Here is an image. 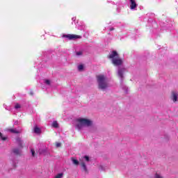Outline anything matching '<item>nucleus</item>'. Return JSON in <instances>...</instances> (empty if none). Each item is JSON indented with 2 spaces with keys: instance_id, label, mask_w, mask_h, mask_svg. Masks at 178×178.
Returning a JSON list of instances; mask_svg holds the SVG:
<instances>
[{
  "instance_id": "obj_1",
  "label": "nucleus",
  "mask_w": 178,
  "mask_h": 178,
  "mask_svg": "<svg viewBox=\"0 0 178 178\" xmlns=\"http://www.w3.org/2000/svg\"><path fill=\"white\" fill-rule=\"evenodd\" d=\"M126 72V68L118 67V76L120 78V87L124 90L125 93H129V88L124 85V83H123V80H124V72Z\"/></svg>"
},
{
  "instance_id": "obj_2",
  "label": "nucleus",
  "mask_w": 178,
  "mask_h": 178,
  "mask_svg": "<svg viewBox=\"0 0 178 178\" xmlns=\"http://www.w3.org/2000/svg\"><path fill=\"white\" fill-rule=\"evenodd\" d=\"M98 89L102 91H106L109 88V84L106 81V78L104 75H99L97 76Z\"/></svg>"
},
{
  "instance_id": "obj_3",
  "label": "nucleus",
  "mask_w": 178,
  "mask_h": 178,
  "mask_svg": "<svg viewBox=\"0 0 178 178\" xmlns=\"http://www.w3.org/2000/svg\"><path fill=\"white\" fill-rule=\"evenodd\" d=\"M79 123L76 124L78 130H81L83 127H91L92 121L87 118H79L76 120Z\"/></svg>"
},
{
  "instance_id": "obj_4",
  "label": "nucleus",
  "mask_w": 178,
  "mask_h": 178,
  "mask_svg": "<svg viewBox=\"0 0 178 178\" xmlns=\"http://www.w3.org/2000/svg\"><path fill=\"white\" fill-rule=\"evenodd\" d=\"M111 63L114 66H121V65H123V60L118 57L111 60Z\"/></svg>"
},
{
  "instance_id": "obj_5",
  "label": "nucleus",
  "mask_w": 178,
  "mask_h": 178,
  "mask_svg": "<svg viewBox=\"0 0 178 178\" xmlns=\"http://www.w3.org/2000/svg\"><path fill=\"white\" fill-rule=\"evenodd\" d=\"M63 38H68L69 40H77V38H81V36L77 35L64 34L63 35Z\"/></svg>"
},
{
  "instance_id": "obj_6",
  "label": "nucleus",
  "mask_w": 178,
  "mask_h": 178,
  "mask_svg": "<svg viewBox=\"0 0 178 178\" xmlns=\"http://www.w3.org/2000/svg\"><path fill=\"white\" fill-rule=\"evenodd\" d=\"M107 58H108V59H111V60H113V59H116V58H119V54L118 53V51L113 50V51H111V53L107 56Z\"/></svg>"
},
{
  "instance_id": "obj_7",
  "label": "nucleus",
  "mask_w": 178,
  "mask_h": 178,
  "mask_svg": "<svg viewBox=\"0 0 178 178\" xmlns=\"http://www.w3.org/2000/svg\"><path fill=\"white\" fill-rule=\"evenodd\" d=\"M38 152L39 155H44V156L47 155H49V152L47 149H39Z\"/></svg>"
},
{
  "instance_id": "obj_8",
  "label": "nucleus",
  "mask_w": 178,
  "mask_h": 178,
  "mask_svg": "<svg viewBox=\"0 0 178 178\" xmlns=\"http://www.w3.org/2000/svg\"><path fill=\"white\" fill-rule=\"evenodd\" d=\"M130 2V8L131 9V10H134V9H136V8H137L138 5L137 3H136V0H129Z\"/></svg>"
},
{
  "instance_id": "obj_9",
  "label": "nucleus",
  "mask_w": 178,
  "mask_h": 178,
  "mask_svg": "<svg viewBox=\"0 0 178 178\" xmlns=\"http://www.w3.org/2000/svg\"><path fill=\"white\" fill-rule=\"evenodd\" d=\"M177 97H178L177 92H172L171 99L173 101V102H177Z\"/></svg>"
},
{
  "instance_id": "obj_10",
  "label": "nucleus",
  "mask_w": 178,
  "mask_h": 178,
  "mask_svg": "<svg viewBox=\"0 0 178 178\" xmlns=\"http://www.w3.org/2000/svg\"><path fill=\"white\" fill-rule=\"evenodd\" d=\"M81 167L86 173L88 172V169L87 168V165H86V163H84V161L81 162Z\"/></svg>"
},
{
  "instance_id": "obj_11",
  "label": "nucleus",
  "mask_w": 178,
  "mask_h": 178,
  "mask_svg": "<svg viewBox=\"0 0 178 178\" xmlns=\"http://www.w3.org/2000/svg\"><path fill=\"white\" fill-rule=\"evenodd\" d=\"M33 132L35 133V134H40L41 133V128L35 125L33 128Z\"/></svg>"
},
{
  "instance_id": "obj_12",
  "label": "nucleus",
  "mask_w": 178,
  "mask_h": 178,
  "mask_svg": "<svg viewBox=\"0 0 178 178\" xmlns=\"http://www.w3.org/2000/svg\"><path fill=\"white\" fill-rule=\"evenodd\" d=\"M16 141H17L19 147H20L21 148H23V140H22V139L20 138H17L16 139Z\"/></svg>"
},
{
  "instance_id": "obj_13",
  "label": "nucleus",
  "mask_w": 178,
  "mask_h": 178,
  "mask_svg": "<svg viewBox=\"0 0 178 178\" xmlns=\"http://www.w3.org/2000/svg\"><path fill=\"white\" fill-rule=\"evenodd\" d=\"M8 131H10V133H13V134H19V131L16 130L15 129H8Z\"/></svg>"
},
{
  "instance_id": "obj_14",
  "label": "nucleus",
  "mask_w": 178,
  "mask_h": 178,
  "mask_svg": "<svg viewBox=\"0 0 178 178\" xmlns=\"http://www.w3.org/2000/svg\"><path fill=\"white\" fill-rule=\"evenodd\" d=\"M13 154H15V155H20V149H19V148H15L13 149Z\"/></svg>"
},
{
  "instance_id": "obj_15",
  "label": "nucleus",
  "mask_w": 178,
  "mask_h": 178,
  "mask_svg": "<svg viewBox=\"0 0 178 178\" xmlns=\"http://www.w3.org/2000/svg\"><path fill=\"white\" fill-rule=\"evenodd\" d=\"M0 138L3 141H6L8 140V137L7 136H3V135L1 132H0Z\"/></svg>"
},
{
  "instance_id": "obj_16",
  "label": "nucleus",
  "mask_w": 178,
  "mask_h": 178,
  "mask_svg": "<svg viewBox=\"0 0 178 178\" xmlns=\"http://www.w3.org/2000/svg\"><path fill=\"white\" fill-rule=\"evenodd\" d=\"M72 163H74V165H80V162L79 161V160L75 159H72Z\"/></svg>"
},
{
  "instance_id": "obj_17",
  "label": "nucleus",
  "mask_w": 178,
  "mask_h": 178,
  "mask_svg": "<svg viewBox=\"0 0 178 178\" xmlns=\"http://www.w3.org/2000/svg\"><path fill=\"white\" fill-rule=\"evenodd\" d=\"M53 127H55L56 129H58L59 127V124H58V122L54 121L52 124Z\"/></svg>"
},
{
  "instance_id": "obj_18",
  "label": "nucleus",
  "mask_w": 178,
  "mask_h": 178,
  "mask_svg": "<svg viewBox=\"0 0 178 178\" xmlns=\"http://www.w3.org/2000/svg\"><path fill=\"white\" fill-rule=\"evenodd\" d=\"M84 70V65H79V66H78V70H79V72H81V71H83Z\"/></svg>"
},
{
  "instance_id": "obj_19",
  "label": "nucleus",
  "mask_w": 178,
  "mask_h": 178,
  "mask_svg": "<svg viewBox=\"0 0 178 178\" xmlns=\"http://www.w3.org/2000/svg\"><path fill=\"white\" fill-rule=\"evenodd\" d=\"M62 177H63V173L61 172L56 175L54 178H62Z\"/></svg>"
},
{
  "instance_id": "obj_20",
  "label": "nucleus",
  "mask_w": 178,
  "mask_h": 178,
  "mask_svg": "<svg viewBox=\"0 0 178 178\" xmlns=\"http://www.w3.org/2000/svg\"><path fill=\"white\" fill-rule=\"evenodd\" d=\"M44 83L47 86H51V81L49 79H45Z\"/></svg>"
},
{
  "instance_id": "obj_21",
  "label": "nucleus",
  "mask_w": 178,
  "mask_h": 178,
  "mask_svg": "<svg viewBox=\"0 0 178 178\" xmlns=\"http://www.w3.org/2000/svg\"><path fill=\"white\" fill-rule=\"evenodd\" d=\"M76 56H81V55H83V51H76Z\"/></svg>"
},
{
  "instance_id": "obj_22",
  "label": "nucleus",
  "mask_w": 178,
  "mask_h": 178,
  "mask_svg": "<svg viewBox=\"0 0 178 178\" xmlns=\"http://www.w3.org/2000/svg\"><path fill=\"white\" fill-rule=\"evenodd\" d=\"M83 158L86 162H90V157L88 156H84Z\"/></svg>"
},
{
  "instance_id": "obj_23",
  "label": "nucleus",
  "mask_w": 178,
  "mask_h": 178,
  "mask_svg": "<svg viewBox=\"0 0 178 178\" xmlns=\"http://www.w3.org/2000/svg\"><path fill=\"white\" fill-rule=\"evenodd\" d=\"M31 152L32 154V156H35V151L34 150V149H31Z\"/></svg>"
},
{
  "instance_id": "obj_24",
  "label": "nucleus",
  "mask_w": 178,
  "mask_h": 178,
  "mask_svg": "<svg viewBox=\"0 0 178 178\" xmlns=\"http://www.w3.org/2000/svg\"><path fill=\"white\" fill-rule=\"evenodd\" d=\"M15 109H19V108H20V104H17L15 105Z\"/></svg>"
},
{
  "instance_id": "obj_25",
  "label": "nucleus",
  "mask_w": 178,
  "mask_h": 178,
  "mask_svg": "<svg viewBox=\"0 0 178 178\" xmlns=\"http://www.w3.org/2000/svg\"><path fill=\"white\" fill-rule=\"evenodd\" d=\"M99 169H100V170H105V168L102 165H99Z\"/></svg>"
},
{
  "instance_id": "obj_26",
  "label": "nucleus",
  "mask_w": 178,
  "mask_h": 178,
  "mask_svg": "<svg viewBox=\"0 0 178 178\" xmlns=\"http://www.w3.org/2000/svg\"><path fill=\"white\" fill-rule=\"evenodd\" d=\"M56 145L57 148H59V147H60L62 145V144L60 143H57Z\"/></svg>"
},
{
  "instance_id": "obj_27",
  "label": "nucleus",
  "mask_w": 178,
  "mask_h": 178,
  "mask_svg": "<svg viewBox=\"0 0 178 178\" xmlns=\"http://www.w3.org/2000/svg\"><path fill=\"white\" fill-rule=\"evenodd\" d=\"M14 124H19V121L18 120H16L15 122H14Z\"/></svg>"
},
{
  "instance_id": "obj_28",
  "label": "nucleus",
  "mask_w": 178,
  "mask_h": 178,
  "mask_svg": "<svg viewBox=\"0 0 178 178\" xmlns=\"http://www.w3.org/2000/svg\"><path fill=\"white\" fill-rule=\"evenodd\" d=\"M13 168H16V163H15V161H13Z\"/></svg>"
},
{
  "instance_id": "obj_29",
  "label": "nucleus",
  "mask_w": 178,
  "mask_h": 178,
  "mask_svg": "<svg viewBox=\"0 0 178 178\" xmlns=\"http://www.w3.org/2000/svg\"><path fill=\"white\" fill-rule=\"evenodd\" d=\"M113 30H115V28H113V27L110 28V31H113Z\"/></svg>"
},
{
  "instance_id": "obj_30",
  "label": "nucleus",
  "mask_w": 178,
  "mask_h": 178,
  "mask_svg": "<svg viewBox=\"0 0 178 178\" xmlns=\"http://www.w3.org/2000/svg\"><path fill=\"white\" fill-rule=\"evenodd\" d=\"M72 20H73V22H76V17H72Z\"/></svg>"
},
{
  "instance_id": "obj_31",
  "label": "nucleus",
  "mask_w": 178,
  "mask_h": 178,
  "mask_svg": "<svg viewBox=\"0 0 178 178\" xmlns=\"http://www.w3.org/2000/svg\"><path fill=\"white\" fill-rule=\"evenodd\" d=\"M33 94H34V93H33V92H30V95H33Z\"/></svg>"
}]
</instances>
